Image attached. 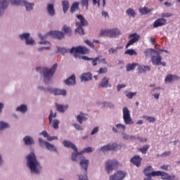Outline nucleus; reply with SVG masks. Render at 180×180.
Masks as SVG:
<instances>
[{"instance_id": "obj_1", "label": "nucleus", "mask_w": 180, "mask_h": 180, "mask_svg": "<svg viewBox=\"0 0 180 180\" xmlns=\"http://www.w3.org/2000/svg\"><path fill=\"white\" fill-rule=\"evenodd\" d=\"M84 153H92V148H85L82 151L78 153L79 155L77 157V160H78V157L81 160L79 165L82 169H84V175H79V180H88V175L86 174L88 172V165H89V160L84 158V156L82 155Z\"/></svg>"}, {"instance_id": "obj_2", "label": "nucleus", "mask_w": 180, "mask_h": 180, "mask_svg": "<svg viewBox=\"0 0 180 180\" xmlns=\"http://www.w3.org/2000/svg\"><path fill=\"white\" fill-rule=\"evenodd\" d=\"M27 165L30 168V171L34 172V174H40V169H41V166L40 162L37 161L36 155L34 153H31L27 156Z\"/></svg>"}, {"instance_id": "obj_3", "label": "nucleus", "mask_w": 180, "mask_h": 180, "mask_svg": "<svg viewBox=\"0 0 180 180\" xmlns=\"http://www.w3.org/2000/svg\"><path fill=\"white\" fill-rule=\"evenodd\" d=\"M36 70L37 72L44 74L45 82H49L57 70V63H55L51 69H47L46 68H37Z\"/></svg>"}, {"instance_id": "obj_4", "label": "nucleus", "mask_w": 180, "mask_h": 180, "mask_svg": "<svg viewBox=\"0 0 180 180\" xmlns=\"http://www.w3.org/2000/svg\"><path fill=\"white\" fill-rule=\"evenodd\" d=\"M70 54H73V57L75 58H78L79 57V54H89V49L85 46H77L72 47L70 51Z\"/></svg>"}, {"instance_id": "obj_5", "label": "nucleus", "mask_w": 180, "mask_h": 180, "mask_svg": "<svg viewBox=\"0 0 180 180\" xmlns=\"http://www.w3.org/2000/svg\"><path fill=\"white\" fill-rule=\"evenodd\" d=\"M145 54L146 56H150L152 53H155L157 54V56H152L151 61L153 64V65H160L161 64V60H162V57L160 56V53L154 49H148L145 51Z\"/></svg>"}, {"instance_id": "obj_6", "label": "nucleus", "mask_w": 180, "mask_h": 180, "mask_svg": "<svg viewBox=\"0 0 180 180\" xmlns=\"http://www.w3.org/2000/svg\"><path fill=\"white\" fill-rule=\"evenodd\" d=\"M12 5H16L17 6H25L27 11H32L33 6H34V3H29L26 0H10Z\"/></svg>"}, {"instance_id": "obj_7", "label": "nucleus", "mask_w": 180, "mask_h": 180, "mask_svg": "<svg viewBox=\"0 0 180 180\" xmlns=\"http://www.w3.org/2000/svg\"><path fill=\"white\" fill-rule=\"evenodd\" d=\"M63 144L65 147H67V148H72L75 153L72 154V160L77 161V158L78 157V155H79L78 149L77 148V146L74 143H72L71 141H67V140L64 141Z\"/></svg>"}, {"instance_id": "obj_8", "label": "nucleus", "mask_w": 180, "mask_h": 180, "mask_svg": "<svg viewBox=\"0 0 180 180\" xmlns=\"http://www.w3.org/2000/svg\"><path fill=\"white\" fill-rule=\"evenodd\" d=\"M120 165V163L117 162L115 160H109L105 162V169L108 172V174H110L113 169H116Z\"/></svg>"}, {"instance_id": "obj_9", "label": "nucleus", "mask_w": 180, "mask_h": 180, "mask_svg": "<svg viewBox=\"0 0 180 180\" xmlns=\"http://www.w3.org/2000/svg\"><path fill=\"white\" fill-rule=\"evenodd\" d=\"M123 112V119L125 124H133V120L130 116V110L127 107H124L122 110Z\"/></svg>"}, {"instance_id": "obj_10", "label": "nucleus", "mask_w": 180, "mask_h": 180, "mask_svg": "<svg viewBox=\"0 0 180 180\" xmlns=\"http://www.w3.org/2000/svg\"><path fill=\"white\" fill-rule=\"evenodd\" d=\"M39 143L41 147L45 146L47 148V150H49V151H57V148L54 147V145L43 140V139L41 138L39 139Z\"/></svg>"}, {"instance_id": "obj_11", "label": "nucleus", "mask_w": 180, "mask_h": 180, "mask_svg": "<svg viewBox=\"0 0 180 180\" xmlns=\"http://www.w3.org/2000/svg\"><path fill=\"white\" fill-rule=\"evenodd\" d=\"M129 37H130L131 39L127 42V45L125 46V49H129V47L132 46V44H134L136 41H139L140 35L137 34V33H134L129 34Z\"/></svg>"}, {"instance_id": "obj_12", "label": "nucleus", "mask_w": 180, "mask_h": 180, "mask_svg": "<svg viewBox=\"0 0 180 180\" xmlns=\"http://www.w3.org/2000/svg\"><path fill=\"white\" fill-rule=\"evenodd\" d=\"M117 148V143H109L108 145L103 146L100 148V151L103 153H106L107 151H115Z\"/></svg>"}, {"instance_id": "obj_13", "label": "nucleus", "mask_w": 180, "mask_h": 180, "mask_svg": "<svg viewBox=\"0 0 180 180\" xmlns=\"http://www.w3.org/2000/svg\"><path fill=\"white\" fill-rule=\"evenodd\" d=\"M20 39L21 40H25V43L27 45L34 44V40L33 38L30 37V33H24L20 35Z\"/></svg>"}, {"instance_id": "obj_14", "label": "nucleus", "mask_w": 180, "mask_h": 180, "mask_svg": "<svg viewBox=\"0 0 180 180\" xmlns=\"http://www.w3.org/2000/svg\"><path fill=\"white\" fill-rule=\"evenodd\" d=\"M47 91L53 95H62L63 96H65V95H67V91H65V89H53L49 87L47 89Z\"/></svg>"}, {"instance_id": "obj_15", "label": "nucleus", "mask_w": 180, "mask_h": 180, "mask_svg": "<svg viewBox=\"0 0 180 180\" xmlns=\"http://www.w3.org/2000/svg\"><path fill=\"white\" fill-rule=\"evenodd\" d=\"M126 176V173L122 171H117L116 174H114L110 176V180H122Z\"/></svg>"}, {"instance_id": "obj_16", "label": "nucleus", "mask_w": 180, "mask_h": 180, "mask_svg": "<svg viewBox=\"0 0 180 180\" xmlns=\"http://www.w3.org/2000/svg\"><path fill=\"white\" fill-rule=\"evenodd\" d=\"M141 161H143V158L140 157V155H134L132 158L130 160V162L135 165V167H141Z\"/></svg>"}, {"instance_id": "obj_17", "label": "nucleus", "mask_w": 180, "mask_h": 180, "mask_svg": "<svg viewBox=\"0 0 180 180\" xmlns=\"http://www.w3.org/2000/svg\"><path fill=\"white\" fill-rule=\"evenodd\" d=\"M49 36H51L54 37V39H58V40H61V39H64V33L59 31H50L48 33Z\"/></svg>"}, {"instance_id": "obj_18", "label": "nucleus", "mask_w": 180, "mask_h": 180, "mask_svg": "<svg viewBox=\"0 0 180 180\" xmlns=\"http://www.w3.org/2000/svg\"><path fill=\"white\" fill-rule=\"evenodd\" d=\"M91 65H93V67H96V65H98V63H99V64H101V63H103V64L106 63V59L105 58L101 59V56L96 57V58H91Z\"/></svg>"}, {"instance_id": "obj_19", "label": "nucleus", "mask_w": 180, "mask_h": 180, "mask_svg": "<svg viewBox=\"0 0 180 180\" xmlns=\"http://www.w3.org/2000/svg\"><path fill=\"white\" fill-rule=\"evenodd\" d=\"M112 84L109 83V77H105L98 84V88H110Z\"/></svg>"}, {"instance_id": "obj_20", "label": "nucleus", "mask_w": 180, "mask_h": 180, "mask_svg": "<svg viewBox=\"0 0 180 180\" xmlns=\"http://www.w3.org/2000/svg\"><path fill=\"white\" fill-rule=\"evenodd\" d=\"M165 23H167V20L164 18H158L153 22V27L154 28L161 27V26H164Z\"/></svg>"}, {"instance_id": "obj_21", "label": "nucleus", "mask_w": 180, "mask_h": 180, "mask_svg": "<svg viewBox=\"0 0 180 180\" xmlns=\"http://www.w3.org/2000/svg\"><path fill=\"white\" fill-rule=\"evenodd\" d=\"M147 71H151V68L148 65H140L138 67V72L139 74H146Z\"/></svg>"}, {"instance_id": "obj_22", "label": "nucleus", "mask_w": 180, "mask_h": 180, "mask_svg": "<svg viewBox=\"0 0 180 180\" xmlns=\"http://www.w3.org/2000/svg\"><path fill=\"white\" fill-rule=\"evenodd\" d=\"M8 8V1L6 0H0V16L4 15L5 9Z\"/></svg>"}, {"instance_id": "obj_23", "label": "nucleus", "mask_w": 180, "mask_h": 180, "mask_svg": "<svg viewBox=\"0 0 180 180\" xmlns=\"http://www.w3.org/2000/svg\"><path fill=\"white\" fill-rule=\"evenodd\" d=\"M160 176H161V179L162 180H173L175 178L174 174L169 175L168 173L165 172H162Z\"/></svg>"}, {"instance_id": "obj_24", "label": "nucleus", "mask_w": 180, "mask_h": 180, "mask_svg": "<svg viewBox=\"0 0 180 180\" xmlns=\"http://www.w3.org/2000/svg\"><path fill=\"white\" fill-rule=\"evenodd\" d=\"M174 79H179V77H178L176 75L169 74L165 77V82H169V84H171V82H172L174 81Z\"/></svg>"}, {"instance_id": "obj_25", "label": "nucleus", "mask_w": 180, "mask_h": 180, "mask_svg": "<svg viewBox=\"0 0 180 180\" xmlns=\"http://www.w3.org/2000/svg\"><path fill=\"white\" fill-rule=\"evenodd\" d=\"M23 141L25 146H33L34 144V140L30 136H26L23 138Z\"/></svg>"}, {"instance_id": "obj_26", "label": "nucleus", "mask_w": 180, "mask_h": 180, "mask_svg": "<svg viewBox=\"0 0 180 180\" xmlns=\"http://www.w3.org/2000/svg\"><path fill=\"white\" fill-rule=\"evenodd\" d=\"M154 171L153 167L149 165L146 167L143 170V174L145 176H148V178H151V173Z\"/></svg>"}, {"instance_id": "obj_27", "label": "nucleus", "mask_w": 180, "mask_h": 180, "mask_svg": "<svg viewBox=\"0 0 180 180\" xmlns=\"http://www.w3.org/2000/svg\"><path fill=\"white\" fill-rule=\"evenodd\" d=\"M46 9L50 16H54V15H56V10H54V4H49L47 5Z\"/></svg>"}, {"instance_id": "obj_28", "label": "nucleus", "mask_w": 180, "mask_h": 180, "mask_svg": "<svg viewBox=\"0 0 180 180\" xmlns=\"http://www.w3.org/2000/svg\"><path fill=\"white\" fill-rule=\"evenodd\" d=\"M77 18L80 21L79 23L82 27V26H88V21L85 20V18H84V16H82V15H77Z\"/></svg>"}, {"instance_id": "obj_29", "label": "nucleus", "mask_w": 180, "mask_h": 180, "mask_svg": "<svg viewBox=\"0 0 180 180\" xmlns=\"http://www.w3.org/2000/svg\"><path fill=\"white\" fill-rule=\"evenodd\" d=\"M66 85H75V75H72L68 79L65 81Z\"/></svg>"}, {"instance_id": "obj_30", "label": "nucleus", "mask_w": 180, "mask_h": 180, "mask_svg": "<svg viewBox=\"0 0 180 180\" xmlns=\"http://www.w3.org/2000/svg\"><path fill=\"white\" fill-rule=\"evenodd\" d=\"M56 107L58 112H60L61 113H64L67 109H68V105H63L61 104H56Z\"/></svg>"}, {"instance_id": "obj_31", "label": "nucleus", "mask_w": 180, "mask_h": 180, "mask_svg": "<svg viewBox=\"0 0 180 180\" xmlns=\"http://www.w3.org/2000/svg\"><path fill=\"white\" fill-rule=\"evenodd\" d=\"M77 11H79V2L78 1L74 2L70 7L71 13H74Z\"/></svg>"}, {"instance_id": "obj_32", "label": "nucleus", "mask_w": 180, "mask_h": 180, "mask_svg": "<svg viewBox=\"0 0 180 180\" xmlns=\"http://www.w3.org/2000/svg\"><path fill=\"white\" fill-rule=\"evenodd\" d=\"M153 11H154L153 8H148L146 6L139 9V13H141V15H147V13H150V12H153Z\"/></svg>"}, {"instance_id": "obj_33", "label": "nucleus", "mask_w": 180, "mask_h": 180, "mask_svg": "<svg viewBox=\"0 0 180 180\" xmlns=\"http://www.w3.org/2000/svg\"><path fill=\"white\" fill-rule=\"evenodd\" d=\"M92 79V74L91 73H84L81 76L82 81H91Z\"/></svg>"}, {"instance_id": "obj_34", "label": "nucleus", "mask_w": 180, "mask_h": 180, "mask_svg": "<svg viewBox=\"0 0 180 180\" xmlns=\"http://www.w3.org/2000/svg\"><path fill=\"white\" fill-rule=\"evenodd\" d=\"M63 9L64 13H67L68 9H70V3L67 0H64L62 1Z\"/></svg>"}, {"instance_id": "obj_35", "label": "nucleus", "mask_w": 180, "mask_h": 180, "mask_svg": "<svg viewBox=\"0 0 180 180\" xmlns=\"http://www.w3.org/2000/svg\"><path fill=\"white\" fill-rule=\"evenodd\" d=\"M99 36L100 37H110V30H101Z\"/></svg>"}, {"instance_id": "obj_36", "label": "nucleus", "mask_w": 180, "mask_h": 180, "mask_svg": "<svg viewBox=\"0 0 180 180\" xmlns=\"http://www.w3.org/2000/svg\"><path fill=\"white\" fill-rule=\"evenodd\" d=\"M120 34V31L117 29H112L110 30V37H116V36H119Z\"/></svg>"}, {"instance_id": "obj_37", "label": "nucleus", "mask_w": 180, "mask_h": 180, "mask_svg": "<svg viewBox=\"0 0 180 180\" xmlns=\"http://www.w3.org/2000/svg\"><path fill=\"white\" fill-rule=\"evenodd\" d=\"M123 49V46H118L116 48H110L108 50L109 54H116L119 50H122Z\"/></svg>"}, {"instance_id": "obj_38", "label": "nucleus", "mask_w": 180, "mask_h": 180, "mask_svg": "<svg viewBox=\"0 0 180 180\" xmlns=\"http://www.w3.org/2000/svg\"><path fill=\"white\" fill-rule=\"evenodd\" d=\"M76 26H77V28L75 30L76 33H79V34H85L84 28H82L79 22H76Z\"/></svg>"}, {"instance_id": "obj_39", "label": "nucleus", "mask_w": 180, "mask_h": 180, "mask_svg": "<svg viewBox=\"0 0 180 180\" xmlns=\"http://www.w3.org/2000/svg\"><path fill=\"white\" fill-rule=\"evenodd\" d=\"M18 112H21V113H26L27 112V105H21L20 106L16 108Z\"/></svg>"}, {"instance_id": "obj_40", "label": "nucleus", "mask_w": 180, "mask_h": 180, "mask_svg": "<svg viewBox=\"0 0 180 180\" xmlns=\"http://www.w3.org/2000/svg\"><path fill=\"white\" fill-rule=\"evenodd\" d=\"M139 65V63H129L127 65L126 68L127 71H133V70H135V68Z\"/></svg>"}, {"instance_id": "obj_41", "label": "nucleus", "mask_w": 180, "mask_h": 180, "mask_svg": "<svg viewBox=\"0 0 180 180\" xmlns=\"http://www.w3.org/2000/svg\"><path fill=\"white\" fill-rule=\"evenodd\" d=\"M124 54H127L128 56H137V51L133 49H127L124 51Z\"/></svg>"}, {"instance_id": "obj_42", "label": "nucleus", "mask_w": 180, "mask_h": 180, "mask_svg": "<svg viewBox=\"0 0 180 180\" xmlns=\"http://www.w3.org/2000/svg\"><path fill=\"white\" fill-rule=\"evenodd\" d=\"M148 148H150V145H146L142 148H138V150L142 153V154H146L147 151H148Z\"/></svg>"}, {"instance_id": "obj_43", "label": "nucleus", "mask_w": 180, "mask_h": 180, "mask_svg": "<svg viewBox=\"0 0 180 180\" xmlns=\"http://www.w3.org/2000/svg\"><path fill=\"white\" fill-rule=\"evenodd\" d=\"M63 30L64 33H65L66 34H69V36H71V32H72L71 27H70L67 25H64Z\"/></svg>"}, {"instance_id": "obj_44", "label": "nucleus", "mask_w": 180, "mask_h": 180, "mask_svg": "<svg viewBox=\"0 0 180 180\" xmlns=\"http://www.w3.org/2000/svg\"><path fill=\"white\" fill-rule=\"evenodd\" d=\"M127 13L129 16H131V18H135L136 17V12L133 8H128L127 10Z\"/></svg>"}, {"instance_id": "obj_45", "label": "nucleus", "mask_w": 180, "mask_h": 180, "mask_svg": "<svg viewBox=\"0 0 180 180\" xmlns=\"http://www.w3.org/2000/svg\"><path fill=\"white\" fill-rule=\"evenodd\" d=\"M9 127V124L8 123L4 122L3 121L0 122V129L4 130V129H8Z\"/></svg>"}, {"instance_id": "obj_46", "label": "nucleus", "mask_w": 180, "mask_h": 180, "mask_svg": "<svg viewBox=\"0 0 180 180\" xmlns=\"http://www.w3.org/2000/svg\"><path fill=\"white\" fill-rule=\"evenodd\" d=\"M56 116H57V112L53 113V110H51L50 115H49V117L50 123H51V122L53 120V117H56Z\"/></svg>"}, {"instance_id": "obj_47", "label": "nucleus", "mask_w": 180, "mask_h": 180, "mask_svg": "<svg viewBox=\"0 0 180 180\" xmlns=\"http://www.w3.org/2000/svg\"><path fill=\"white\" fill-rule=\"evenodd\" d=\"M76 118L79 124H82L83 120H86V118H85V117L81 115H77Z\"/></svg>"}, {"instance_id": "obj_48", "label": "nucleus", "mask_w": 180, "mask_h": 180, "mask_svg": "<svg viewBox=\"0 0 180 180\" xmlns=\"http://www.w3.org/2000/svg\"><path fill=\"white\" fill-rule=\"evenodd\" d=\"M146 120H147L149 123H154L155 122V118L154 117H148L144 116L143 117Z\"/></svg>"}, {"instance_id": "obj_49", "label": "nucleus", "mask_w": 180, "mask_h": 180, "mask_svg": "<svg viewBox=\"0 0 180 180\" xmlns=\"http://www.w3.org/2000/svg\"><path fill=\"white\" fill-rule=\"evenodd\" d=\"M162 171H154L150 174L151 177L153 176H161Z\"/></svg>"}, {"instance_id": "obj_50", "label": "nucleus", "mask_w": 180, "mask_h": 180, "mask_svg": "<svg viewBox=\"0 0 180 180\" xmlns=\"http://www.w3.org/2000/svg\"><path fill=\"white\" fill-rule=\"evenodd\" d=\"M136 95H137V92H129L128 94H127V97L129 98V99H132L133 98V96H136Z\"/></svg>"}, {"instance_id": "obj_51", "label": "nucleus", "mask_w": 180, "mask_h": 180, "mask_svg": "<svg viewBox=\"0 0 180 180\" xmlns=\"http://www.w3.org/2000/svg\"><path fill=\"white\" fill-rule=\"evenodd\" d=\"M58 124H60V122H58V120H54L53 121V129H58Z\"/></svg>"}, {"instance_id": "obj_52", "label": "nucleus", "mask_w": 180, "mask_h": 180, "mask_svg": "<svg viewBox=\"0 0 180 180\" xmlns=\"http://www.w3.org/2000/svg\"><path fill=\"white\" fill-rule=\"evenodd\" d=\"M98 74H106L108 72V68H101Z\"/></svg>"}, {"instance_id": "obj_53", "label": "nucleus", "mask_w": 180, "mask_h": 180, "mask_svg": "<svg viewBox=\"0 0 180 180\" xmlns=\"http://www.w3.org/2000/svg\"><path fill=\"white\" fill-rule=\"evenodd\" d=\"M84 41L88 44V46H89V47H91V49H95V46L94 45V43H92L91 41L87 39Z\"/></svg>"}, {"instance_id": "obj_54", "label": "nucleus", "mask_w": 180, "mask_h": 180, "mask_svg": "<svg viewBox=\"0 0 180 180\" xmlns=\"http://www.w3.org/2000/svg\"><path fill=\"white\" fill-rule=\"evenodd\" d=\"M171 16H172L171 13H164L162 14V18H171Z\"/></svg>"}, {"instance_id": "obj_55", "label": "nucleus", "mask_w": 180, "mask_h": 180, "mask_svg": "<svg viewBox=\"0 0 180 180\" xmlns=\"http://www.w3.org/2000/svg\"><path fill=\"white\" fill-rule=\"evenodd\" d=\"M97 131H99V127H96L94 128V129L92 130L91 133V136H94V134H96V132Z\"/></svg>"}, {"instance_id": "obj_56", "label": "nucleus", "mask_w": 180, "mask_h": 180, "mask_svg": "<svg viewBox=\"0 0 180 180\" xmlns=\"http://www.w3.org/2000/svg\"><path fill=\"white\" fill-rule=\"evenodd\" d=\"M72 127H75L76 130H83L82 127L77 124H73Z\"/></svg>"}, {"instance_id": "obj_57", "label": "nucleus", "mask_w": 180, "mask_h": 180, "mask_svg": "<svg viewBox=\"0 0 180 180\" xmlns=\"http://www.w3.org/2000/svg\"><path fill=\"white\" fill-rule=\"evenodd\" d=\"M122 88H126V84H118L117 86V91H120V90L122 89Z\"/></svg>"}, {"instance_id": "obj_58", "label": "nucleus", "mask_w": 180, "mask_h": 180, "mask_svg": "<svg viewBox=\"0 0 180 180\" xmlns=\"http://www.w3.org/2000/svg\"><path fill=\"white\" fill-rule=\"evenodd\" d=\"M117 129H122V130L126 129V126L122 124H118L116 125Z\"/></svg>"}, {"instance_id": "obj_59", "label": "nucleus", "mask_w": 180, "mask_h": 180, "mask_svg": "<svg viewBox=\"0 0 180 180\" xmlns=\"http://www.w3.org/2000/svg\"><path fill=\"white\" fill-rule=\"evenodd\" d=\"M137 140H139V141H141V143H146L147 142V138L145 139H142L140 136L136 137Z\"/></svg>"}, {"instance_id": "obj_60", "label": "nucleus", "mask_w": 180, "mask_h": 180, "mask_svg": "<svg viewBox=\"0 0 180 180\" xmlns=\"http://www.w3.org/2000/svg\"><path fill=\"white\" fill-rule=\"evenodd\" d=\"M122 137L124 139V140H130V135H127L126 134H122Z\"/></svg>"}, {"instance_id": "obj_61", "label": "nucleus", "mask_w": 180, "mask_h": 180, "mask_svg": "<svg viewBox=\"0 0 180 180\" xmlns=\"http://www.w3.org/2000/svg\"><path fill=\"white\" fill-rule=\"evenodd\" d=\"M169 167V165H163L160 167L161 169H164L165 171H168Z\"/></svg>"}, {"instance_id": "obj_62", "label": "nucleus", "mask_w": 180, "mask_h": 180, "mask_svg": "<svg viewBox=\"0 0 180 180\" xmlns=\"http://www.w3.org/2000/svg\"><path fill=\"white\" fill-rule=\"evenodd\" d=\"M42 136H44V137H46L47 140H49V137H50V136H49V134L47 133V131H43L41 132Z\"/></svg>"}, {"instance_id": "obj_63", "label": "nucleus", "mask_w": 180, "mask_h": 180, "mask_svg": "<svg viewBox=\"0 0 180 180\" xmlns=\"http://www.w3.org/2000/svg\"><path fill=\"white\" fill-rule=\"evenodd\" d=\"M82 5L88 8V0H82Z\"/></svg>"}, {"instance_id": "obj_64", "label": "nucleus", "mask_w": 180, "mask_h": 180, "mask_svg": "<svg viewBox=\"0 0 180 180\" xmlns=\"http://www.w3.org/2000/svg\"><path fill=\"white\" fill-rule=\"evenodd\" d=\"M57 136H48V141H53V140H57Z\"/></svg>"}]
</instances>
